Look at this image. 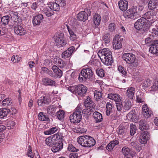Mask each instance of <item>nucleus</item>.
<instances>
[{
    "label": "nucleus",
    "instance_id": "f257e3e1",
    "mask_svg": "<svg viewBox=\"0 0 158 158\" xmlns=\"http://www.w3.org/2000/svg\"><path fill=\"white\" fill-rule=\"evenodd\" d=\"M98 55L101 61L106 65H111L113 62L111 52L108 48L99 50Z\"/></svg>",
    "mask_w": 158,
    "mask_h": 158
},
{
    "label": "nucleus",
    "instance_id": "f03ea898",
    "mask_svg": "<svg viewBox=\"0 0 158 158\" xmlns=\"http://www.w3.org/2000/svg\"><path fill=\"white\" fill-rule=\"evenodd\" d=\"M77 141L84 147H91L96 143L95 140L92 137L87 135L79 137L77 139Z\"/></svg>",
    "mask_w": 158,
    "mask_h": 158
},
{
    "label": "nucleus",
    "instance_id": "7ed1b4c3",
    "mask_svg": "<svg viewBox=\"0 0 158 158\" xmlns=\"http://www.w3.org/2000/svg\"><path fill=\"white\" fill-rule=\"evenodd\" d=\"M94 73L91 67H85L82 69L80 73L78 79L81 82L85 81L93 77Z\"/></svg>",
    "mask_w": 158,
    "mask_h": 158
},
{
    "label": "nucleus",
    "instance_id": "20e7f679",
    "mask_svg": "<svg viewBox=\"0 0 158 158\" xmlns=\"http://www.w3.org/2000/svg\"><path fill=\"white\" fill-rule=\"evenodd\" d=\"M147 22L148 20L143 17H141L135 23V27L136 29L139 30L138 31L139 33L143 34L147 31L146 27L147 26Z\"/></svg>",
    "mask_w": 158,
    "mask_h": 158
},
{
    "label": "nucleus",
    "instance_id": "39448f33",
    "mask_svg": "<svg viewBox=\"0 0 158 158\" xmlns=\"http://www.w3.org/2000/svg\"><path fill=\"white\" fill-rule=\"evenodd\" d=\"M81 111V109L79 107H77L76 108L75 111L69 117L72 123H78L81 121L82 118Z\"/></svg>",
    "mask_w": 158,
    "mask_h": 158
},
{
    "label": "nucleus",
    "instance_id": "423d86ee",
    "mask_svg": "<svg viewBox=\"0 0 158 158\" xmlns=\"http://www.w3.org/2000/svg\"><path fill=\"white\" fill-rule=\"evenodd\" d=\"M122 59L127 63L130 64L133 67H136L138 65L136 60L135 55L132 53H124L122 56Z\"/></svg>",
    "mask_w": 158,
    "mask_h": 158
},
{
    "label": "nucleus",
    "instance_id": "0eeeda50",
    "mask_svg": "<svg viewBox=\"0 0 158 158\" xmlns=\"http://www.w3.org/2000/svg\"><path fill=\"white\" fill-rule=\"evenodd\" d=\"M136 8L133 6L127 10L125 13V16L128 19H135L139 16L140 14L136 11Z\"/></svg>",
    "mask_w": 158,
    "mask_h": 158
},
{
    "label": "nucleus",
    "instance_id": "6e6552de",
    "mask_svg": "<svg viewBox=\"0 0 158 158\" xmlns=\"http://www.w3.org/2000/svg\"><path fill=\"white\" fill-rule=\"evenodd\" d=\"M150 136L149 133L148 131L142 132L139 139V142L142 144L146 143L149 139Z\"/></svg>",
    "mask_w": 158,
    "mask_h": 158
},
{
    "label": "nucleus",
    "instance_id": "1a4fd4ad",
    "mask_svg": "<svg viewBox=\"0 0 158 158\" xmlns=\"http://www.w3.org/2000/svg\"><path fill=\"white\" fill-rule=\"evenodd\" d=\"M14 30L16 34L19 35H23L27 33V31L25 29L18 23L15 25Z\"/></svg>",
    "mask_w": 158,
    "mask_h": 158
},
{
    "label": "nucleus",
    "instance_id": "9d476101",
    "mask_svg": "<svg viewBox=\"0 0 158 158\" xmlns=\"http://www.w3.org/2000/svg\"><path fill=\"white\" fill-rule=\"evenodd\" d=\"M142 110L143 116L146 118L150 117L151 115L152 114V111L147 104H144L143 106Z\"/></svg>",
    "mask_w": 158,
    "mask_h": 158
},
{
    "label": "nucleus",
    "instance_id": "9b49d317",
    "mask_svg": "<svg viewBox=\"0 0 158 158\" xmlns=\"http://www.w3.org/2000/svg\"><path fill=\"white\" fill-rule=\"evenodd\" d=\"M50 102L51 99L48 96L41 97L37 101L38 105L40 106L48 105L49 104Z\"/></svg>",
    "mask_w": 158,
    "mask_h": 158
},
{
    "label": "nucleus",
    "instance_id": "f8f14e48",
    "mask_svg": "<svg viewBox=\"0 0 158 158\" xmlns=\"http://www.w3.org/2000/svg\"><path fill=\"white\" fill-rule=\"evenodd\" d=\"M113 48L114 49H118L122 48L121 39L118 35H115L113 42Z\"/></svg>",
    "mask_w": 158,
    "mask_h": 158
},
{
    "label": "nucleus",
    "instance_id": "ddd939ff",
    "mask_svg": "<svg viewBox=\"0 0 158 158\" xmlns=\"http://www.w3.org/2000/svg\"><path fill=\"white\" fill-rule=\"evenodd\" d=\"M44 17L42 14H39L33 16L32 22L34 26H39L43 20Z\"/></svg>",
    "mask_w": 158,
    "mask_h": 158
},
{
    "label": "nucleus",
    "instance_id": "4468645a",
    "mask_svg": "<svg viewBox=\"0 0 158 158\" xmlns=\"http://www.w3.org/2000/svg\"><path fill=\"white\" fill-rule=\"evenodd\" d=\"M149 10L158 11V0H150L148 4Z\"/></svg>",
    "mask_w": 158,
    "mask_h": 158
},
{
    "label": "nucleus",
    "instance_id": "2eb2a0df",
    "mask_svg": "<svg viewBox=\"0 0 158 158\" xmlns=\"http://www.w3.org/2000/svg\"><path fill=\"white\" fill-rule=\"evenodd\" d=\"M42 83L43 85L45 86H55L56 85V82L55 81L47 77L43 78Z\"/></svg>",
    "mask_w": 158,
    "mask_h": 158
},
{
    "label": "nucleus",
    "instance_id": "dca6fc26",
    "mask_svg": "<svg viewBox=\"0 0 158 158\" xmlns=\"http://www.w3.org/2000/svg\"><path fill=\"white\" fill-rule=\"evenodd\" d=\"M90 15V13L88 14L85 11H81L77 15L78 20L81 21L85 22L88 19V16Z\"/></svg>",
    "mask_w": 158,
    "mask_h": 158
},
{
    "label": "nucleus",
    "instance_id": "f3484780",
    "mask_svg": "<svg viewBox=\"0 0 158 158\" xmlns=\"http://www.w3.org/2000/svg\"><path fill=\"white\" fill-rule=\"evenodd\" d=\"M80 85L74 86H69L68 87V90L72 93L78 95L79 96H81V94H80Z\"/></svg>",
    "mask_w": 158,
    "mask_h": 158
},
{
    "label": "nucleus",
    "instance_id": "a211bd4d",
    "mask_svg": "<svg viewBox=\"0 0 158 158\" xmlns=\"http://www.w3.org/2000/svg\"><path fill=\"white\" fill-rule=\"evenodd\" d=\"M63 147V143L60 141L58 143L57 141L55 143L52 148L51 150L53 152H56L61 150Z\"/></svg>",
    "mask_w": 158,
    "mask_h": 158
},
{
    "label": "nucleus",
    "instance_id": "6ab92c4d",
    "mask_svg": "<svg viewBox=\"0 0 158 158\" xmlns=\"http://www.w3.org/2000/svg\"><path fill=\"white\" fill-rule=\"evenodd\" d=\"M61 36L58 37L56 40V45L58 47H63L67 44L65 40L63 37V34H61Z\"/></svg>",
    "mask_w": 158,
    "mask_h": 158
},
{
    "label": "nucleus",
    "instance_id": "aec40b11",
    "mask_svg": "<svg viewBox=\"0 0 158 158\" xmlns=\"http://www.w3.org/2000/svg\"><path fill=\"white\" fill-rule=\"evenodd\" d=\"M118 6L120 10L123 11H126L128 7V3L125 0H121L119 1Z\"/></svg>",
    "mask_w": 158,
    "mask_h": 158
},
{
    "label": "nucleus",
    "instance_id": "412c9836",
    "mask_svg": "<svg viewBox=\"0 0 158 158\" xmlns=\"http://www.w3.org/2000/svg\"><path fill=\"white\" fill-rule=\"evenodd\" d=\"M84 104L86 107H89V109L91 108V109L90 110H91L92 109H93L95 106V104L92 101L90 100V98L89 97L87 98L84 102Z\"/></svg>",
    "mask_w": 158,
    "mask_h": 158
},
{
    "label": "nucleus",
    "instance_id": "4be33fe9",
    "mask_svg": "<svg viewBox=\"0 0 158 158\" xmlns=\"http://www.w3.org/2000/svg\"><path fill=\"white\" fill-rule=\"evenodd\" d=\"M157 12L155 10H151L148 11L144 15V17L146 19H151L153 18L156 15Z\"/></svg>",
    "mask_w": 158,
    "mask_h": 158
},
{
    "label": "nucleus",
    "instance_id": "5701e85b",
    "mask_svg": "<svg viewBox=\"0 0 158 158\" xmlns=\"http://www.w3.org/2000/svg\"><path fill=\"white\" fill-rule=\"evenodd\" d=\"M139 127L140 130L143 131L148 129L149 126L145 120L142 119L139 122Z\"/></svg>",
    "mask_w": 158,
    "mask_h": 158
},
{
    "label": "nucleus",
    "instance_id": "b1692460",
    "mask_svg": "<svg viewBox=\"0 0 158 158\" xmlns=\"http://www.w3.org/2000/svg\"><path fill=\"white\" fill-rule=\"evenodd\" d=\"M108 98L114 100L115 103L122 100L120 96L117 94L110 93L108 94Z\"/></svg>",
    "mask_w": 158,
    "mask_h": 158
},
{
    "label": "nucleus",
    "instance_id": "393cba45",
    "mask_svg": "<svg viewBox=\"0 0 158 158\" xmlns=\"http://www.w3.org/2000/svg\"><path fill=\"white\" fill-rule=\"evenodd\" d=\"M93 117L95 120L96 123L101 122L103 118L102 114L97 111L94 112Z\"/></svg>",
    "mask_w": 158,
    "mask_h": 158
},
{
    "label": "nucleus",
    "instance_id": "a878e982",
    "mask_svg": "<svg viewBox=\"0 0 158 158\" xmlns=\"http://www.w3.org/2000/svg\"><path fill=\"white\" fill-rule=\"evenodd\" d=\"M93 23L95 27H98L101 21V17L99 15L95 14L93 17Z\"/></svg>",
    "mask_w": 158,
    "mask_h": 158
},
{
    "label": "nucleus",
    "instance_id": "bb28decb",
    "mask_svg": "<svg viewBox=\"0 0 158 158\" xmlns=\"http://www.w3.org/2000/svg\"><path fill=\"white\" fill-rule=\"evenodd\" d=\"M135 89L132 87H128L127 90L126 94L127 97L131 99H132L134 97Z\"/></svg>",
    "mask_w": 158,
    "mask_h": 158
},
{
    "label": "nucleus",
    "instance_id": "cd10ccee",
    "mask_svg": "<svg viewBox=\"0 0 158 158\" xmlns=\"http://www.w3.org/2000/svg\"><path fill=\"white\" fill-rule=\"evenodd\" d=\"M48 7L52 10L55 11H58L60 10L59 6L58 5V3L55 2H50L48 4Z\"/></svg>",
    "mask_w": 158,
    "mask_h": 158
},
{
    "label": "nucleus",
    "instance_id": "c85d7f7f",
    "mask_svg": "<svg viewBox=\"0 0 158 158\" xmlns=\"http://www.w3.org/2000/svg\"><path fill=\"white\" fill-rule=\"evenodd\" d=\"M119 141L118 140L111 141L106 146V148L108 151L112 150L115 146L119 144Z\"/></svg>",
    "mask_w": 158,
    "mask_h": 158
},
{
    "label": "nucleus",
    "instance_id": "c756f323",
    "mask_svg": "<svg viewBox=\"0 0 158 158\" xmlns=\"http://www.w3.org/2000/svg\"><path fill=\"white\" fill-rule=\"evenodd\" d=\"M57 141L56 140L55 137H49L46 139L45 140V143L48 146L51 147L55 144L56 142Z\"/></svg>",
    "mask_w": 158,
    "mask_h": 158
},
{
    "label": "nucleus",
    "instance_id": "7c9ffc66",
    "mask_svg": "<svg viewBox=\"0 0 158 158\" xmlns=\"http://www.w3.org/2000/svg\"><path fill=\"white\" fill-rule=\"evenodd\" d=\"M122 152L127 158H130L131 156H132L131 154L130 153L129 148L127 147H123L122 149Z\"/></svg>",
    "mask_w": 158,
    "mask_h": 158
},
{
    "label": "nucleus",
    "instance_id": "2f4dec72",
    "mask_svg": "<svg viewBox=\"0 0 158 158\" xmlns=\"http://www.w3.org/2000/svg\"><path fill=\"white\" fill-rule=\"evenodd\" d=\"M158 23L157 21L153 19L152 20L149 21L148 20L147 22V26L146 27V29L147 30V31L149 30L150 27L151 26H155L156 27H157L158 26L157 23Z\"/></svg>",
    "mask_w": 158,
    "mask_h": 158
},
{
    "label": "nucleus",
    "instance_id": "473e14b6",
    "mask_svg": "<svg viewBox=\"0 0 158 158\" xmlns=\"http://www.w3.org/2000/svg\"><path fill=\"white\" fill-rule=\"evenodd\" d=\"M127 131V129L125 127L122 125H120L118 128L117 132L119 135L123 136L124 135Z\"/></svg>",
    "mask_w": 158,
    "mask_h": 158
},
{
    "label": "nucleus",
    "instance_id": "72a5a7b5",
    "mask_svg": "<svg viewBox=\"0 0 158 158\" xmlns=\"http://www.w3.org/2000/svg\"><path fill=\"white\" fill-rule=\"evenodd\" d=\"M52 69L58 77L60 78L61 77L62 75V72L57 66H53Z\"/></svg>",
    "mask_w": 158,
    "mask_h": 158
},
{
    "label": "nucleus",
    "instance_id": "f704fd0d",
    "mask_svg": "<svg viewBox=\"0 0 158 158\" xmlns=\"http://www.w3.org/2000/svg\"><path fill=\"white\" fill-rule=\"evenodd\" d=\"M149 51L156 56H158V45H151L149 48Z\"/></svg>",
    "mask_w": 158,
    "mask_h": 158
},
{
    "label": "nucleus",
    "instance_id": "c9c22d12",
    "mask_svg": "<svg viewBox=\"0 0 158 158\" xmlns=\"http://www.w3.org/2000/svg\"><path fill=\"white\" fill-rule=\"evenodd\" d=\"M10 20V16L8 15L3 16L1 18V23L3 26H6L8 24Z\"/></svg>",
    "mask_w": 158,
    "mask_h": 158
},
{
    "label": "nucleus",
    "instance_id": "e433bc0d",
    "mask_svg": "<svg viewBox=\"0 0 158 158\" xmlns=\"http://www.w3.org/2000/svg\"><path fill=\"white\" fill-rule=\"evenodd\" d=\"M65 136V134L63 132H58L56 134L53 135V137H55L56 140L60 139L61 141V142L62 143V140H63V139Z\"/></svg>",
    "mask_w": 158,
    "mask_h": 158
},
{
    "label": "nucleus",
    "instance_id": "4c0bfd02",
    "mask_svg": "<svg viewBox=\"0 0 158 158\" xmlns=\"http://www.w3.org/2000/svg\"><path fill=\"white\" fill-rule=\"evenodd\" d=\"M10 110L6 108L0 109V118H3L9 113Z\"/></svg>",
    "mask_w": 158,
    "mask_h": 158
},
{
    "label": "nucleus",
    "instance_id": "58836bf2",
    "mask_svg": "<svg viewBox=\"0 0 158 158\" xmlns=\"http://www.w3.org/2000/svg\"><path fill=\"white\" fill-rule=\"evenodd\" d=\"M43 14H45L47 17H50L53 15L54 13L51 9L49 8H45L43 10Z\"/></svg>",
    "mask_w": 158,
    "mask_h": 158
},
{
    "label": "nucleus",
    "instance_id": "ea45409f",
    "mask_svg": "<svg viewBox=\"0 0 158 158\" xmlns=\"http://www.w3.org/2000/svg\"><path fill=\"white\" fill-rule=\"evenodd\" d=\"M56 108L53 106H49L47 109V113L48 114L53 115L56 111Z\"/></svg>",
    "mask_w": 158,
    "mask_h": 158
},
{
    "label": "nucleus",
    "instance_id": "a19ab883",
    "mask_svg": "<svg viewBox=\"0 0 158 158\" xmlns=\"http://www.w3.org/2000/svg\"><path fill=\"white\" fill-rule=\"evenodd\" d=\"M57 128L56 127H53L49 129L44 131V133L45 135H50L54 133L57 131Z\"/></svg>",
    "mask_w": 158,
    "mask_h": 158
},
{
    "label": "nucleus",
    "instance_id": "79ce46f5",
    "mask_svg": "<svg viewBox=\"0 0 158 158\" xmlns=\"http://www.w3.org/2000/svg\"><path fill=\"white\" fill-rule=\"evenodd\" d=\"M38 116L39 119L40 120L48 121L49 120V118L42 112L39 113Z\"/></svg>",
    "mask_w": 158,
    "mask_h": 158
},
{
    "label": "nucleus",
    "instance_id": "37998d69",
    "mask_svg": "<svg viewBox=\"0 0 158 158\" xmlns=\"http://www.w3.org/2000/svg\"><path fill=\"white\" fill-rule=\"evenodd\" d=\"M12 103L10 98H6L4 99L2 102V105L4 106H7L10 105Z\"/></svg>",
    "mask_w": 158,
    "mask_h": 158
},
{
    "label": "nucleus",
    "instance_id": "c03bdc74",
    "mask_svg": "<svg viewBox=\"0 0 158 158\" xmlns=\"http://www.w3.org/2000/svg\"><path fill=\"white\" fill-rule=\"evenodd\" d=\"M112 109V105L110 102H107L106 106V115L108 116L110 114Z\"/></svg>",
    "mask_w": 158,
    "mask_h": 158
},
{
    "label": "nucleus",
    "instance_id": "a18cd8bd",
    "mask_svg": "<svg viewBox=\"0 0 158 158\" xmlns=\"http://www.w3.org/2000/svg\"><path fill=\"white\" fill-rule=\"evenodd\" d=\"M13 14V17L15 18V20L14 21V25L17 24L18 23L20 24V19L19 18L18 13L16 12H14Z\"/></svg>",
    "mask_w": 158,
    "mask_h": 158
},
{
    "label": "nucleus",
    "instance_id": "49530a36",
    "mask_svg": "<svg viewBox=\"0 0 158 158\" xmlns=\"http://www.w3.org/2000/svg\"><path fill=\"white\" fill-rule=\"evenodd\" d=\"M151 83V81L149 79H147L143 82L142 84V86L143 89L148 87L150 86Z\"/></svg>",
    "mask_w": 158,
    "mask_h": 158
},
{
    "label": "nucleus",
    "instance_id": "de8ad7c7",
    "mask_svg": "<svg viewBox=\"0 0 158 158\" xmlns=\"http://www.w3.org/2000/svg\"><path fill=\"white\" fill-rule=\"evenodd\" d=\"M67 28L70 34L71 40H75L77 38L76 35L74 33L73 31L70 29L69 27H67Z\"/></svg>",
    "mask_w": 158,
    "mask_h": 158
},
{
    "label": "nucleus",
    "instance_id": "09e8293b",
    "mask_svg": "<svg viewBox=\"0 0 158 158\" xmlns=\"http://www.w3.org/2000/svg\"><path fill=\"white\" fill-rule=\"evenodd\" d=\"M81 89L80 90V94H81V96H83L84 95V94H86L87 90V87L82 84L80 85V87Z\"/></svg>",
    "mask_w": 158,
    "mask_h": 158
},
{
    "label": "nucleus",
    "instance_id": "8fccbe9b",
    "mask_svg": "<svg viewBox=\"0 0 158 158\" xmlns=\"http://www.w3.org/2000/svg\"><path fill=\"white\" fill-rule=\"evenodd\" d=\"M64 112L63 110L58 111L56 114L58 119L60 120L63 119L64 117Z\"/></svg>",
    "mask_w": 158,
    "mask_h": 158
},
{
    "label": "nucleus",
    "instance_id": "3c124183",
    "mask_svg": "<svg viewBox=\"0 0 158 158\" xmlns=\"http://www.w3.org/2000/svg\"><path fill=\"white\" fill-rule=\"evenodd\" d=\"M102 40L106 44L108 43L110 41V34L109 33L105 34L102 37Z\"/></svg>",
    "mask_w": 158,
    "mask_h": 158
},
{
    "label": "nucleus",
    "instance_id": "603ef678",
    "mask_svg": "<svg viewBox=\"0 0 158 158\" xmlns=\"http://www.w3.org/2000/svg\"><path fill=\"white\" fill-rule=\"evenodd\" d=\"M96 73L97 75L101 77H103L105 76L104 71L102 69H98L96 70Z\"/></svg>",
    "mask_w": 158,
    "mask_h": 158
},
{
    "label": "nucleus",
    "instance_id": "864d4df0",
    "mask_svg": "<svg viewBox=\"0 0 158 158\" xmlns=\"http://www.w3.org/2000/svg\"><path fill=\"white\" fill-rule=\"evenodd\" d=\"M137 128L135 125L131 124L130 126V133L131 135H134L136 131Z\"/></svg>",
    "mask_w": 158,
    "mask_h": 158
},
{
    "label": "nucleus",
    "instance_id": "5fc2aeb1",
    "mask_svg": "<svg viewBox=\"0 0 158 158\" xmlns=\"http://www.w3.org/2000/svg\"><path fill=\"white\" fill-rule=\"evenodd\" d=\"M127 116L133 121H136V119L137 120L136 114L133 111L131 112L128 113Z\"/></svg>",
    "mask_w": 158,
    "mask_h": 158
},
{
    "label": "nucleus",
    "instance_id": "6e6d98bb",
    "mask_svg": "<svg viewBox=\"0 0 158 158\" xmlns=\"http://www.w3.org/2000/svg\"><path fill=\"white\" fill-rule=\"evenodd\" d=\"M131 107V102L128 101L125 102V104L123 107L124 109L128 110H129Z\"/></svg>",
    "mask_w": 158,
    "mask_h": 158
},
{
    "label": "nucleus",
    "instance_id": "4d7b16f0",
    "mask_svg": "<svg viewBox=\"0 0 158 158\" xmlns=\"http://www.w3.org/2000/svg\"><path fill=\"white\" fill-rule=\"evenodd\" d=\"M151 88L152 90L153 91H156L158 90V78L153 83Z\"/></svg>",
    "mask_w": 158,
    "mask_h": 158
},
{
    "label": "nucleus",
    "instance_id": "13d9d810",
    "mask_svg": "<svg viewBox=\"0 0 158 158\" xmlns=\"http://www.w3.org/2000/svg\"><path fill=\"white\" fill-rule=\"evenodd\" d=\"M118 70L119 72L123 75L124 76L126 75L127 72L126 69L124 67L122 66H119L118 68Z\"/></svg>",
    "mask_w": 158,
    "mask_h": 158
},
{
    "label": "nucleus",
    "instance_id": "bf43d9fd",
    "mask_svg": "<svg viewBox=\"0 0 158 158\" xmlns=\"http://www.w3.org/2000/svg\"><path fill=\"white\" fill-rule=\"evenodd\" d=\"M115 104L118 111H121L122 110V107H123L122 100L115 103Z\"/></svg>",
    "mask_w": 158,
    "mask_h": 158
},
{
    "label": "nucleus",
    "instance_id": "052dcab7",
    "mask_svg": "<svg viewBox=\"0 0 158 158\" xmlns=\"http://www.w3.org/2000/svg\"><path fill=\"white\" fill-rule=\"evenodd\" d=\"M108 27L110 31L114 32L116 29L115 24L114 23H111L109 25Z\"/></svg>",
    "mask_w": 158,
    "mask_h": 158
},
{
    "label": "nucleus",
    "instance_id": "680f3d73",
    "mask_svg": "<svg viewBox=\"0 0 158 158\" xmlns=\"http://www.w3.org/2000/svg\"><path fill=\"white\" fill-rule=\"evenodd\" d=\"M21 59V57L19 56L16 55L15 56V55H14L12 56L11 60L14 63H16L20 61Z\"/></svg>",
    "mask_w": 158,
    "mask_h": 158
},
{
    "label": "nucleus",
    "instance_id": "e2e57ef3",
    "mask_svg": "<svg viewBox=\"0 0 158 158\" xmlns=\"http://www.w3.org/2000/svg\"><path fill=\"white\" fill-rule=\"evenodd\" d=\"M71 54L67 50L64 51L61 54V57L64 58L69 57Z\"/></svg>",
    "mask_w": 158,
    "mask_h": 158
},
{
    "label": "nucleus",
    "instance_id": "0e129e2a",
    "mask_svg": "<svg viewBox=\"0 0 158 158\" xmlns=\"http://www.w3.org/2000/svg\"><path fill=\"white\" fill-rule=\"evenodd\" d=\"M151 33L152 36L155 37L158 36V26L157 27L152 28Z\"/></svg>",
    "mask_w": 158,
    "mask_h": 158
},
{
    "label": "nucleus",
    "instance_id": "69168bd1",
    "mask_svg": "<svg viewBox=\"0 0 158 158\" xmlns=\"http://www.w3.org/2000/svg\"><path fill=\"white\" fill-rule=\"evenodd\" d=\"M57 64L60 68H63L66 65L65 62L60 59H58Z\"/></svg>",
    "mask_w": 158,
    "mask_h": 158
},
{
    "label": "nucleus",
    "instance_id": "338daca9",
    "mask_svg": "<svg viewBox=\"0 0 158 158\" xmlns=\"http://www.w3.org/2000/svg\"><path fill=\"white\" fill-rule=\"evenodd\" d=\"M28 148V152H27V155L28 156L30 157L31 158H33L34 157V155L32 152L31 146H29Z\"/></svg>",
    "mask_w": 158,
    "mask_h": 158
},
{
    "label": "nucleus",
    "instance_id": "774afa93",
    "mask_svg": "<svg viewBox=\"0 0 158 158\" xmlns=\"http://www.w3.org/2000/svg\"><path fill=\"white\" fill-rule=\"evenodd\" d=\"M102 93L100 91H96L94 93V97L97 99H99L102 97Z\"/></svg>",
    "mask_w": 158,
    "mask_h": 158
}]
</instances>
